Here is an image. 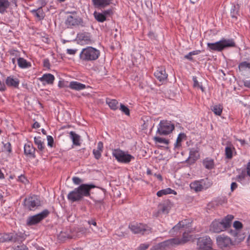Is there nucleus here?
I'll return each instance as SVG.
<instances>
[{
  "label": "nucleus",
  "instance_id": "3c124183",
  "mask_svg": "<svg viewBox=\"0 0 250 250\" xmlns=\"http://www.w3.org/2000/svg\"><path fill=\"white\" fill-rule=\"evenodd\" d=\"M102 151L97 150V149H93V153L94 155V157L97 160H99L101 157V153Z\"/></svg>",
  "mask_w": 250,
  "mask_h": 250
},
{
  "label": "nucleus",
  "instance_id": "4468645a",
  "mask_svg": "<svg viewBox=\"0 0 250 250\" xmlns=\"http://www.w3.org/2000/svg\"><path fill=\"white\" fill-rule=\"evenodd\" d=\"M172 203L169 200L165 201L158 206V213L167 214L172 206Z\"/></svg>",
  "mask_w": 250,
  "mask_h": 250
},
{
  "label": "nucleus",
  "instance_id": "20e7f679",
  "mask_svg": "<svg viewBox=\"0 0 250 250\" xmlns=\"http://www.w3.org/2000/svg\"><path fill=\"white\" fill-rule=\"evenodd\" d=\"M66 14H70L67 17L65 21V25L68 28H73L79 26H84L83 19L77 15L76 11L66 12Z\"/></svg>",
  "mask_w": 250,
  "mask_h": 250
},
{
  "label": "nucleus",
  "instance_id": "774afa93",
  "mask_svg": "<svg viewBox=\"0 0 250 250\" xmlns=\"http://www.w3.org/2000/svg\"><path fill=\"white\" fill-rule=\"evenodd\" d=\"M148 36L151 39H155L157 37V36L155 35V33L152 31H150L148 33Z\"/></svg>",
  "mask_w": 250,
  "mask_h": 250
},
{
  "label": "nucleus",
  "instance_id": "a878e982",
  "mask_svg": "<svg viewBox=\"0 0 250 250\" xmlns=\"http://www.w3.org/2000/svg\"><path fill=\"white\" fill-rule=\"evenodd\" d=\"M31 12L39 20H42L44 18L45 14L42 7H39L37 9H34L31 11Z\"/></svg>",
  "mask_w": 250,
  "mask_h": 250
},
{
  "label": "nucleus",
  "instance_id": "ea45409f",
  "mask_svg": "<svg viewBox=\"0 0 250 250\" xmlns=\"http://www.w3.org/2000/svg\"><path fill=\"white\" fill-rule=\"evenodd\" d=\"M193 238V235L189 234L188 232H184L183 233L182 237L181 238L183 244H185Z\"/></svg>",
  "mask_w": 250,
  "mask_h": 250
},
{
  "label": "nucleus",
  "instance_id": "f704fd0d",
  "mask_svg": "<svg viewBox=\"0 0 250 250\" xmlns=\"http://www.w3.org/2000/svg\"><path fill=\"white\" fill-rule=\"evenodd\" d=\"M34 143L37 146V147L39 151H43L44 149V146L43 145V142L42 141L40 137H34Z\"/></svg>",
  "mask_w": 250,
  "mask_h": 250
},
{
  "label": "nucleus",
  "instance_id": "13d9d810",
  "mask_svg": "<svg viewBox=\"0 0 250 250\" xmlns=\"http://www.w3.org/2000/svg\"><path fill=\"white\" fill-rule=\"evenodd\" d=\"M72 181L73 183L76 185H79L82 182V180L77 177H73Z\"/></svg>",
  "mask_w": 250,
  "mask_h": 250
},
{
  "label": "nucleus",
  "instance_id": "1a4fd4ad",
  "mask_svg": "<svg viewBox=\"0 0 250 250\" xmlns=\"http://www.w3.org/2000/svg\"><path fill=\"white\" fill-rule=\"evenodd\" d=\"M112 155L119 162L123 163H128L131 159L134 158L131 155L125 154L124 151L119 149L113 150Z\"/></svg>",
  "mask_w": 250,
  "mask_h": 250
},
{
  "label": "nucleus",
  "instance_id": "9b49d317",
  "mask_svg": "<svg viewBox=\"0 0 250 250\" xmlns=\"http://www.w3.org/2000/svg\"><path fill=\"white\" fill-rule=\"evenodd\" d=\"M216 242L218 247L222 250L229 248L232 245L231 239L223 234L219 235L217 237Z\"/></svg>",
  "mask_w": 250,
  "mask_h": 250
},
{
  "label": "nucleus",
  "instance_id": "79ce46f5",
  "mask_svg": "<svg viewBox=\"0 0 250 250\" xmlns=\"http://www.w3.org/2000/svg\"><path fill=\"white\" fill-rule=\"evenodd\" d=\"M169 239L162 242L159 243L158 245V248L160 249H165L167 247H171Z\"/></svg>",
  "mask_w": 250,
  "mask_h": 250
},
{
  "label": "nucleus",
  "instance_id": "09e8293b",
  "mask_svg": "<svg viewBox=\"0 0 250 250\" xmlns=\"http://www.w3.org/2000/svg\"><path fill=\"white\" fill-rule=\"evenodd\" d=\"M90 198L91 199H92L93 200V201L95 202V204L96 208H101V206L103 204V199H95L93 197H90Z\"/></svg>",
  "mask_w": 250,
  "mask_h": 250
},
{
  "label": "nucleus",
  "instance_id": "6e6d98bb",
  "mask_svg": "<svg viewBox=\"0 0 250 250\" xmlns=\"http://www.w3.org/2000/svg\"><path fill=\"white\" fill-rule=\"evenodd\" d=\"M102 13L106 18L107 16H110L111 15H112L113 12H112V10L111 9H107V10H104Z\"/></svg>",
  "mask_w": 250,
  "mask_h": 250
},
{
  "label": "nucleus",
  "instance_id": "dca6fc26",
  "mask_svg": "<svg viewBox=\"0 0 250 250\" xmlns=\"http://www.w3.org/2000/svg\"><path fill=\"white\" fill-rule=\"evenodd\" d=\"M154 75L162 83H163L167 79L168 76L165 69L163 67H158L155 71Z\"/></svg>",
  "mask_w": 250,
  "mask_h": 250
},
{
  "label": "nucleus",
  "instance_id": "2f4dec72",
  "mask_svg": "<svg viewBox=\"0 0 250 250\" xmlns=\"http://www.w3.org/2000/svg\"><path fill=\"white\" fill-rule=\"evenodd\" d=\"M9 5L10 2L8 0H0V13L3 14L6 12Z\"/></svg>",
  "mask_w": 250,
  "mask_h": 250
},
{
  "label": "nucleus",
  "instance_id": "49530a36",
  "mask_svg": "<svg viewBox=\"0 0 250 250\" xmlns=\"http://www.w3.org/2000/svg\"><path fill=\"white\" fill-rule=\"evenodd\" d=\"M186 224H185L183 221L179 222L176 225L173 227L172 230L174 231H177L179 230L181 228H185Z\"/></svg>",
  "mask_w": 250,
  "mask_h": 250
},
{
  "label": "nucleus",
  "instance_id": "a18cd8bd",
  "mask_svg": "<svg viewBox=\"0 0 250 250\" xmlns=\"http://www.w3.org/2000/svg\"><path fill=\"white\" fill-rule=\"evenodd\" d=\"M2 143L3 144V151H7L9 153H11L12 150V146H11V143L9 142H7L5 144H4L3 143Z\"/></svg>",
  "mask_w": 250,
  "mask_h": 250
},
{
  "label": "nucleus",
  "instance_id": "c85d7f7f",
  "mask_svg": "<svg viewBox=\"0 0 250 250\" xmlns=\"http://www.w3.org/2000/svg\"><path fill=\"white\" fill-rule=\"evenodd\" d=\"M203 164L205 167L208 169H212L214 166L213 160L208 158H207L203 160Z\"/></svg>",
  "mask_w": 250,
  "mask_h": 250
},
{
  "label": "nucleus",
  "instance_id": "7c9ffc66",
  "mask_svg": "<svg viewBox=\"0 0 250 250\" xmlns=\"http://www.w3.org/2000/svg\"><path fill=\"white\" fill-rule=\"evenodd\" d=\"M71 139L72 140L73 144L75 146H80V136L74 131H70L69 133Z\"/></svg>",
  "mask_w": 250,
  "mask_h": 250
},
{
  "label": "nucleus",
  "instance_id": "72a5a7b5",
  "mask_svg": "<svg viewBox=\"0 0 250 250\" xmlns=\"http://www.w3.org/2000/svg\"><path fill=\"white\" fill-rule=\"evenodd\" d=\"M200 182L202 185V188H203V189H207L210 188L212 185V181L208 178L202 179L200 180Z\"/></svg>",
  "mask_w": 250,
  "mask_h": 250
},
{
  "label": "nucleus",
  "instance_id": "4d7b16f0",
  "mask_svg": "<svg viewBox=\"0 0 250 250\" xmlns=\"http://www.w3.org/2000/svg\"><path fill=\"white\" fill-rule=\"evenodd\" d=\"M149 247V245L147 244H141L138 247L139 250H146Z\"/></svg>",
  "mask_w": 250,
  "mask_h": 250
},
{
  "label": "nucleus",
  "instance_id": "0e129e2a",
  "mask_svg": "<svg viewBox=\"0 0 250 250\" xmlns=\"http://www.w3.org/2000/svg\"><path fill=\"white\" fill-rule=\"evenodd\" d=\"M6 90L5 84L0 81V91H4Z\"/></svg>",
  "mask_w": 250,
  "mask_h": 250
},
{
  "label": "nucleus",
  "instance_id": "338daca9",
  "mask_svg": "<svg viewBox=\"0 0 250 250\" xmlns=\"http://www.w3.org/2000/svg\"><path fill=\"white\" fill-rule=\"evenodd\" d=\"M103 143L102 142H99L97 145V150L103 151Z\"/></svg>",
  "mask_w": 250,
  "mask_h": 250
},
{
  "label": "nucleus",
  "instance_id": "052dcab7",
  "mask_svg": "<svg viewBox=\"0 0 250 250\" xmlns=\"http://www.w3.org/2000/svg\"><path fill=\"white\" fill-rule=\"evenodd\" d=\"M192 54L191 52L188 53V54L184 56V58L189 61H192L193 60V58L192 57Z\"/></svg>",
  "mask_w": 250,
  "mask_h": 250
},
{
  "label": "nucleus",
  "instance_id": "4be33fe9",
  "mask_svg": "<svg viewBox=\"0 0 250 250\" xmlns=\"http://www.w3.org/2000/svg\"><path fill=\"white\" fill-rule=\"evenodd\" d=\"M12 242H22L26 238V235L24 233L18 232V233H12Z\"/></svg>",
  "mask_w": 250,
  "mask_h": 250
},
{
  "label": "nucleus",
  "instance_id": "f8f14e48",
  "mask_svg": "<svg viewBox=\"0 0 250 250\" xmlns=\"http://www.w3.org/2000/svg\"><path fill=\"white\" fill-rule=\"evenodd\" d=\"M189 156L185 161V163L189 165H192L200 158V148L197 146L196 147L189 148Z\"/></svg>",
  "mask_w": 250,
  "mask_h": 250
},
{
  "label": "nucleus",
  "instance_id": "e2e57ef3",
  "mask_svg": "<svg viewBox=\"0 0 250 250\" xmlns=\"http://www.w3.org/2000/svg\"><path fill=\"white\" fill-rule=\"evenodd\" d=\"M66 51L68 54L74 55L77 52V49H67Z\"/></svg>",
  "mask_w": 250,
  "mask_h": 250
},
{
  "label": "nucleus",
  "instance_id": "69168bd1",
  "mask_svg": "<svg viewBox=\"0 0 250 250\" xmlns=\"http://www.w3.org/2000/svg\"><path fill=\"white\" fill-rule=\"evenodd\" d=\"M237 188V184L235 182H232L231 184L230 189L231 191H234Z\"/></svg>",
  "mask_w": 250,
  "mask_h": 250
},
{
  "label": "nucleus",
  "instance_id": "2eb2a0df",
  "mask_svg": "<svg viewBox=\"0 0 250 250\" xmlns=\"http://www.w3.org/2000/svg\"><path fill=\"white\" fill-rule=\"evenodd\" d=\"M36 148L31 143H27L24 146V154L27 157L30 158H35Z\"/></svg>",
  "mask_w": 250,
  "mask_h": 250
},
{
  "label": "nucleus",
  "instance_id": "f3484780",
  "mask_svg": "<svg viewBox=\"0 0 250 250\" xmlns=\"http://www.w3.org/2000/svg\"><path fill=\"white\" fill-rule=\"evenodd\" d=\"M113 0H92L93 6L97 9H104L109 5Z\"/></svg>",
  "mask_w": 250,
  "mask_h": 250
},
{
  "label": "nucleus",
  "instance_id": "bb28decb",
  "mask_svg": "<svg viewBox=\"0 0 250 250\" xmlns=\"http://www.w3.org/2000/svg\"><path fill=\"white\" fill-rule=\"evenodd\" d=\"M240 6L239 4L233 5L230 10V15L232 18L237 19L238 16L239 15Z\"/></svg>",
  "mask_w": 250,
  "mask_h": 250
},
{
  "label": "nucleus",
  "instance_id": "473e14b6",
  "mask_svg": "<svg viewBox=\"0 0 250 250\" xmlns=\"http://www.w3.org/2000/svg\"><path fill=\"white\" fill-rule=\"evenodd\" d=\"M106 103L109 105V107L113 110H116L118 108L119 103L116 100L107 99Z\"/></svg>",
  "mask_w": 250,
  "mask_h": 250
},
{
  "label": "nucleus",
  "instance_id": "37998d69",
  "mask_svg": "<svg viewBox=\"0 0 250 250\" xmlns=\"http://www.w3.org/2000/svg\"><path fill=\"white\" fill-rule=\"evenodd\" d=\"M238 68L240 71L245 70L247 68L250 69V63L247 62H243L239 64Z\"/></svg>",
  "mask_w": 250,
  "mask_h": 250
},
{
  "label": "nucleus",
  "instance_id": "aec40b11",
  "mask_svg": "<svg viewBox=\"0 0 250 250\" xmlns=\"http://www.w3.org/2000/svg\"><path fill=\"white\" fill-rule=\"evenodd\" d=\"M77 188L70 191L67 195V198L72 202L81 200L83 198Z\"/></svg>",
  "mask_w": 250,
  "mask_h": 250
},
{
  "label": "nucleus",
  "instance_id": "8fccbe9b",
  "mask_svg": "<svg viewBox=\"0 0 250 250\" xmlns=\"http://www.w3.org/2000/svg\"><path fill=\"white\" fill-rule=\"evenodd\" d=\"M246 176V174L245 171H242V172L236 177V180L241 182L242 181L244 180Z\"/></svg>",
  "mask_w": 250,
  "mask_h": 250
},
{
  "label": "nucleus",
  "instance_id": "f03ea898",
  "mask_svg": "<svg viewBox=\"0 0 250 250\" xmlns=\"http://www.w3.org/2000/svg\"><path fill=\"white\" fill-rule=\"evenodd\" d=\"M207 46L209 51L221 52L225 48L236 46L233 39H222L214 43L208 42Z\"/></svg>",
  "mask_w": 250,
  "mask_h": 250
},
{
  "label": "nucleus",
  "instance_id": "7ed1b4c3",
  "mask_svg": "<svg viewBox=\"0 0 250 250\" xmlns=\"http://www.w3.org/2000/svg\"><path fill=\"white\" fill-rule=\"evenodd\" d=\"M100 55L99 50L88 46L82 49L80 54V59L85 62L93 61L96 60Z\"/></svg>",
  "mask_w": 250,
  "mask_h": 250
},
{
  "label": "nucleus",
  "instance_id": "423d86ee",
  "mask_svg": "<svg viewBox=\"0 0 250 250\" xmlns=\"http://www.w3.org/2000/svg\"><path fill=\"white\" fill-rule=\"evenodd\" d=\"M50 211L48 209H45L38 214L29 216L27 219L26 225L32 226L37 225L48 217Z\"/></svg>",
  "mask_w": 250,
  "mask_h": 250
},
{
  "label": "nucleus",
  "instance_id": "4c0bfd02",
  "mask_svg": "<svg viewBox=\"0 0 250 250\" xmlns=\"http://www.w3.org/2000/svg\"><path fill=\"white\" fill-rule=\"evenodd\" d=\"M93 15L96 20L99 22H103L106 21V18L102 13L95 11Z\"/></svg>",
  "mask_w": 250,
  "mask_h": 250
},
{
  "label": "nucleus",
  "instance_id": "ddd939ff",
  "mask_svg": "<svg viewBox=\"0 0 250 250\" xmlns=\"http://www.w3.org/2000/svg\"><path fill=\"white\" fill-rule=\"evenodd\" d=\"M95 187L93 184H82L77 188L83 198V196H89L90 190Z\"/></svg>",
  "mask_w": 250,
  "mask_h": 250
},
{
  "label": "nucleus",
  "instance_id": "603ef678",
  "mask_svg": "<svg viewBox=\"0 0 250 250\" xmlns=\"http://www.w3.org/2000/svg\"><path fill=\"white\" fill-rule=\"evenodd\" d=\"M233 226L236 230H239L243 227V224L239 221H234Z\"/></svg>",
  "mask_w": 250,
  "mask_h": 250
},
{
  "label": "nucleus",
  "instance_id": "864d4df0",
  "mask_svg": "<svg viewBox=\"0 0 250 250\" xmlns=\"http://www.w3.org/2000/svg\"><path fill=\"white\" fill-rule=\"evenodd\" d=\"M47 142H48L47 145L49 146L52 147L53 146V144H54L53 138L51 136L48 135L47 136Z\"/></svg>",
  "mask_w": 250,
  "mask_h": 250
},
{
  "label": "nucleus",
  "instance_id": "58836bf2",
  "mask_svg": "<svg viewBox=\"0 0 250 250\" xmlns=\"http://www.w3.org/2000/svg\"><path fill=\"white\" fill-rule=\"evenodd\" d=\"M211 109L216 115L220 116L222 114L223 107L220 104L215 105L211 107Z\"/></svg>",
  "mask_w": 250,
  "mask_h": 250
},
{
  "label": "nucleus",
  "instance_id": "a19ab883",
  "mask_svg": "<svg viewBox=\"0 0 250 250\" xmlns=\"http://www.w3.org/2000/svg\"><path fill=\"white\" fill-rule=\"evenodd\" d=\"M171 247L174 245H184L181 239L178 238H174L169 239Z\"/></svg>",
  "mask_w": 250,
  "mask_h": 250
},
{
  "label": "nucleus",
  "instance_id": "9d476101",
  "mask_svg": "<svg viewBox=\"0 0 250 250\" xmlns=\"http://www.w3.org/2000/svg\"><path fill=\"white\" fill-rule=\"evenodd\" d=\"M212 246V242L208 236L201 237L197 240V249L198 250H208Z\"/></svg>",
  "mask_w": 250,
  "mask_h": 250
},
{
  "label": "nucleus",
  "instance_id": "412c9836",
  "mask_svg": "<svg viewBox=\"0 0 250 250\" xmlns=\"http://www.w3.org/2000/svg\"><path fill=\"white\" fill-rule=\"evenodd\" d=\"M235 152V148L233 146V145L230 143L227 144V146L225 148V156L226 158L228 159H231L233 157V152Z\"/></svg>",
  "mask_w": 250,
  "mask_h": 250
},
{
  "label": "nucleus",
  "instance_id": "c756f323",
  "mask_svg": "<svg viewBox=\"0 0 250 250\" xmlns=\"http://www.w3.org/2000/svg\"><path fill=\"white\" fill-rule=\"evenodd\" d=\"M202 186L200 180L195 181L190 184V188L196 192L201 191L203 190V188H202Z\"/></svg>",
  "mask_w": 250,
  "mask_h": 250
},
{
  "label": "nucleus",
  "instance_id": "6e6552de",
  "mask_svg": "<svg viewBox=\"0 0 250 250\" xmlns=\"http://www.w3.org/2000/svg\"><path fill=\"white\" fill-rule=\"evenodd\" d=\"M129 229L134 234L148 233L151 232L152 229L146 224L142 223H131L129 225Z\"/></svg>",
  "mask_w": 250,
  "mask_h": 250
},
{
  "label": "nucleus",
  "instance_id": "e433bc0d",
  "mask_svg": "<svg viewBox=\"0 0 250 250\" xmlns=\"http://www.w3.org/2000/svg\"><path fill=\"white\" fill-rule=\"evenodd\" d=\"M12 242V233L0 234V242Z\"/></svg>",
  "mask_w": 250,
  "mask_h": 250
},
{
  "label": "nucleus",
  "instance_id": "b1692460",
  "mask_svg": "<svg viewBox=\"0 0 250 250\" xmlns=\"http://www.w3.org/2000/svg\"><path fill=\"white\" fill-rule=\"evenodd\" d=\"M69 87L72 89L81 90L85 88L86 86L85 84L77 82H71L69 84Z\"/></svg>",
  "mask_w": 250,
  "mask_h": 250
},
{
  "label": "nucleus",
  "instance_id": "cd10ccee",
  "mask_svg": "<svg viewBox=\"0 0 250 250\" xmlns=\"http://www.w3.org/2000/svg\"><path fill=\"white\" fill-rule=\"evenodd\" d=\"M169 194L176 195L177 193L174 190H173L169 188L160 190L157 192V195L158 197H161L164 195H167Z\"/></svg>",
  "mask_w": 250,
  "mask_h": 250
},
{
  "label": "nucleus",
  "instance_id": "c9c22d12",
  "mask_svg": "<svg viewBox=\"0 0 250 250\" xmlns=\"http://www.w3.org/2000/svg\"><path fill=\"white\" fill-rule=\"evenodd\" d=\"M187 138V136L184 133H180L177 138L176 142L174 144L175 148H179L181 146V142L183 140Z\"/></svg>",
  "mask_w": 250,
  "mask_h": 250
},
{
  "label": "nucleus",
  "instance_id": "f257e3e1",
  "mask_svg": "<svg viewBox=\"0 0 250 250\" xmlns=\"http://www.w3.org/2000/svg\"><path fill=\"white\" fill-rule=\"evenodd\" d=\"M232 215H228L224 218L215 220L211 224L210 230L213 232L219 233L230 227L231 221L233 219Z\"/></svg>",
  "mask_w": 250,
  "mask_h": 250
},
{
  "label": "nucleus",
  "instance_id": "de8ad7c7",
  "mask_svg": "<svg viewBox=\"0 0 250 250\" xmlns=\"http://www.w3.org/2000/svg\"><path fill=\"white\" fill-rule=\"evenodd\" d=\"M120 109L126 115H130V110L129 108L124 104H120Z\"/></svg>",
  "mask_w": 250,
  "mask_h": 250
},
{
  "label": "nucleus",
  "instance_id": "5701e85b",
  "mask_svg": "<svg viewBox=\"0 0 250 250\" xmlns=\"http://www.w3.org/2000/svg\"><path fill=\"white\" fill-rule=\"evenodd\" d=\"M54 80V75L50 73L45 74L40 78L42 82H45L48 84H52Z\"/></svg>",
  "mask_w": 250,
  "mask_h": 250
},
{
  "label": "nucleus",
  "instance_id": "680f3d73",
  "mask_svg": "<svg viewBox=\"0 0 250 250\" xmlns=\"http://www.w3.org/2000/svg\"><path fill=\"white\" fill-rule=\"evenodd\" d=\"M192 80L193 81V86L194 87H197L200 85L199 83L197 80L196 77L193 76L192 78Z\"/></svg>",
  "mask_w": 250,
  "mask_h": 250
},
{
  "label": "nucleus",
  "instance_id": "c03bdc74",
  "mask_svg": "<svg viewBox=\"0 0 250 250\" xmlns=\"http://www.w3.org/2000/svg\"><path fill=\"white\" fill-rule=\"evenodd\" d=\"M154 140L156 143L164 144L166 145H167L169 143V140L158 136L154 137Z\"/></svg>",
  "mask_w": 250,
  "mask_h": 250
},
{
  "label": "nucleus",
  "instance_id": "a211bd4d",
  "mask_svg": "<svg viewBox=\"0 0 250 250\" xmlns=\"http://www.w3.org/2000/svg\"><path fill=\"white\" fill-rule=\"evenodd\" d=\"M5 84L8 87L18 88L20 84V80L14 76H10L5 80Z\"/></svg>",
  "mask_w": 250,
  "mask_h": 250
},
{
  "label": "nucleus",
  "instance_id": "5fc2aeb1",
  "mask_svg": "<svg viewBox=\"0 0 250 250\" xmlns=\"http://www.w3.org/2000/svg\"><path fill=\"white\" fill-rule=\"evenodd\" d=\"M43 67H44L47 69H50V62H49V60L48 59H45L43 60Z\"/></svg>",
  "mask_w": 250,
  "mask_h": 250
},
{
  "label": "nucleus",
  "instance_id": "39448f33",
  "mask_svg": "<svg viewBox=\"0 0 250 250\" xmlns=\"http://www.w3.org/2000/svg\"><path fill=\"white\" fill-rule=\"evenodd\" d=\"M41 205V201L38 197L33 195L24 199L23 206L25 209L34 211Z\"/></svg>",
  "mask_w": 250,
  "mask_h": 250
},
{
  "label": "nucleus",
  "instance_id": "393cba45",
  "mask_svg": "<svg viewBox=\"0 0 250 250\" xmlns=\"http://www.w3.org/2000/svg\"><path fill=\"white\" fill-rule=\"evenodd\" d=\"M17 61L19 66L21 68H27L31 66V63L23 58L20 57Z\"/></svg>",
  "mask_w": 250,
  "mask_h": 250
},
{
  "label": "nucleus",
  "instance_id": "bf43d9fd",
  "mask_svg": "<svg viewBox=\"0 0 250 250\" xmlns=\"http://www.w3.org/2000/svg\"><path fill=\"white\" fill-rule=\"evenodd\" d=\"M15 250H28V248L26 246L22 245L21 246H18L15 249Z\"/></svg>",
  "mask_w": 250,
  "mask_h": 250
},
{
  "label": "nucleus",
  "instance_id": "6ab92c4d",
  "mask_svg": "<svg viewBox=\"0 0 250 250\" xmlns=\"http://www.w3.org/2000/svg\"><path fill=\"white\" fill-rule=\"evenodd\" d=\"M77 38L78 41L82 44H88L91 42L90 34L88 32L78 33Z\"/></svg>",
  "mask_w": 250,
  "mask_h": 250
},
{
  "label": "nucleus",
  "instance_id": "0eeeda50",
  "mask_svg": "<svg viewBox=\"0 0 250 250\" xmlns=\"http://www.w3.org/2000/svg\"><path fill=\"white\" fill-rule=\"evenodd\" d=\"M174 129V125L171 122L167 120L161 121L157 128V133L160 135H167Z\"/></svg>",
  "mask_w": 250,
  "mask_h": 250
}]
</instances>
